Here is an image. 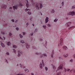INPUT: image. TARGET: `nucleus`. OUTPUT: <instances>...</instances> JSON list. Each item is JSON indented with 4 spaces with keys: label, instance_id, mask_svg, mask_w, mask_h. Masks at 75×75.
<instances>
[{
    "label": "nucleus",
    "instance_id": "f257e3e1",
    "mask_svg": "<svg viewBox=\"0 0 75 75\" xmlns=\"http://www.w3.org/2000/svg\"><path fill=\"white\" fill-rule=\"evenodd\" d=\"M42 66L43 67H45V63H44L43 60H42V63H40V64H39L40 68V69H42Z\"/></svg>",
    "mask_w": 75,
    "mask_h": 75
},
{
    "label": "nucleus",
    "instance_id": "f03ea898",
    "mask_svg": "<svg viewBox=\"0 0 75 75\" xmlns=\"http://www.w3.org/2000/svg\"><path fill=\"white\" fill-rule=\"evenodd\" d=\"M63 65L62 64H60L59 67L57 68L56 71H59V69H63Z\"/></svg>",
    "mask_w": 75,
    "mask_h": 75
},
{
    "label": "nucleus",
    "instance_id": "7ed1b4c3",
    "mask_svg": "<svg viewBox=\"0 0 75 75\" xmlns=\"http://www.w3.org/2000/svg\"><path fill=\"white\" fill-rule=\"evenodd\" d=\"M63 45V39H61L60 40V44L58 45V47H59L60 45L61 46H62Z\"/></svg>",
    "mask_w": 75,
    "mask_h": 75
},
{
    "label": "nucleus",
    "instance_id": "20e7f679",
    "mask_svg": "<svg viewBox=\"0 0 75 75\" xmlns=\"http://www.w3.org/2000/svg\"><path fill=\"white\" fill-rule=\"evenodd\" d=\"M68 16H69V15H71V16H74L75 14H74V12L72 11L71 12H69L68 13Z\"/></svg>",
    "mask_w": 75,
    "mask_h": 75
},
{
    "label": "nucleus",
    "instance_id": "39448f33",
    "mask_svg": "<svg viewBox=\"0 0 75 75\" xmlns=\"http://www.w3.org/2000/svg\"><path fill=\"white\" fill-rule=\"evenodd\" d=\"M1 7L3 9H6V8H7V5L5 4H2L1 5Z\"/></svg>",
    "mask_w": 75,
    "mask_h": 75
},
{
    "label": "nucleus",
    "instance_id": "423d86ee",
    "mask_svg": "<svg viewBox=\"0 0 75 75\" xmlns=\"http://www.w3.org/2000/svg\"><path fill=\"white\" fill-rule=\"evenodd\" d=\"M36 9L37 10H39L40 9L39 8V7H40V5L38 4H36Z\"/></svg>",
    "mask_w": 75,
    "mask_h": 75
},
{
    "label": "nucleus",
    "instance_id": "0eeeda50",
    "mask_svg": "<svg viewBox=\"0 0 75 75\" xmlns=\"http://www.w3.org/2000/svg\"><path fill=\"white\" fill-rule=\"evenodd\" d=\"M18 8V7L17 6H13V8L14 11H15L16 10H17Z\"/></svg>",
    "mask_w": 75,
    "mask_h": 75
},
{
    "label": "nucleus",
    "instance_id": "6e6552de",
    "mask_svg": "<svg viewBox=\"0 0 75 75\" xmlns=\"http://www.w3.org/2000/svg\"><path fill=\"white\" fill-rule=\"evenodd\" d=\"M25 45L26 48H27V49H28L29 47H30V45H28L27 43H25Z\"/></svg>",
    "mask_w": 75,
    "mask_h": 75
},
{
    "label": "nucleus",
    "instance_id": "1a4fd4ad",
    "mask_svg": "<svg viewBox=\"0 0 75 75\" xmlns=\"http://www.w3.org/2000/svg\"><path fill=\"white\" fill-rule=\"evenodd\" d=\"M46 18L45 19V23H47L49 21V20L48 19H49V18L48 17H46Z\"/></svg>",
    "mask_w": 75,
    "mask_h": 75
},
{
    "label": "nucleus",
    "instance_id": "9d476101",
    "mask_svg": "<svg viewBox=\"0 0 75 75\" xmlns=\"http://www.w3.org/2000/svg\"><path fill=\"white\" fill-rule=\"evenodd\" d=\"M71 24V22H67L66 24V25L67 27H69L70 25V24Z\"/></svg>",
    "mask_w": 75,
    "mask_h": 75
},
{
    "label": "nucleus",
    "instance_id": "9b49d317",
    "mask_svg": "<svg viewBox=\"0 0 75 75\" xmlns=\"http://www.w3.org/2000/svg\"><path fill=\"white\" fill-rule=\"evenodd\" d=\"M42 56H44V57H47V54H46L44 53L42 55H41L40 56V57L41 58H42Z\"/></svg>",
    "mask_w": 75,
    "mask_h": 75
},
{
    "label": "nucleus",
    "instance_id": "f8f14e48",
    "mask_svg": "<svg viewBox=\"0 0 75 75\" xmlns=\"http://www.w3.org/2000/svg\"><path fill=\"white\" fill-rule=\"evenodd\" d=\"M1 45L2 47H5V45H4V44L2 42H1Z\"/></svg>",
    "mask_w": 75,
    "mask_h": 75
},
{
    "label": "nucleus",
    "instance_id": "ddd939ff",
    "mask_svg": "<svg viewBox=\"0 0 75 75\" xmlns=\"http://www.w3.org/2000/svg\"><path fill=\"white\" fill-rule=\"evenodd\" d=\"M52 69H54V70H56V69H57V68L55 67V66L53 64H52Z\"/></svg>",
    "mask_w": 75,
    "mask_h": 75
},
{
    "label": "nucleus",
    "instance_id": "4468645a",
    "mask_svg": "<svg viewBox=\"0 0 75 75\" xmlns=\"http://www.w3.org/2000/svg\"><path fill=\"white\" fill-rule=\"evenodd\" d=\"M19 66L21 68H23L24 67V65L21 64H19Z\"/></svg>",
    "mask_w": 75,
    "mask_h": 75
},
{
    "label": "nucleus",
    "instance_id": "2eb2a0df",
    "mask_svg": "<svg viewBox=\"0 0 75 75\" xmlns=\"http://www.w3.org/2000/svg\"><path fill=\"white\" fill-rule=\"evenodd\" d=\"M27 4H26V6L27 8H28V0H26Z\"/></svg>",
    "mask_w": 75,
    "mask_h": 75
},
{
    "label": "nucleus",
    "instance_id": "dca6fc26",
    "mask_svg": "<svg viewBox=\"0 0 75 75\" xmlns=\"http://www.w3.org/2000/svg\"><path fill=\"white\" fill-rule=\"evenodd\" d=\"M70 72H71V73H72V72H74V73H75V70L74 69H71V70L70 71Z\"/></svg>",
    "mask_w": 75,
    "mask_h": 75
},
{
    "label": "nucleus",
    "instance_id": "f3484780",
    "mask_svg": "<svg viewBox=\"0 0 75 75\" xmlns=\"http://www.w3.org/2000/svg\"><path fill=\"white\" fill-rule=\"evenodd\" d=\"M35 54V55H41V54L40 53H38L37 52H36Z\"/></svg>",
    "mask_w": 75,
    "mask_h": 75
},
{
    "label": "nucleus",
    "instance_id": "a211bd4d",
    "mask_svg": "<svg viewBox=\"0 0 75 75\" xmlns=\"http://www.w3.org/2000/svg\"><path fill=\"white\" fill-rule=\"evenodd\" d=\"M55 10L54 9H52L51 10V13H52V14H54V13H55Z\"/></svg>",
    "mask_w": 75,
    "mask_h": 75
},
{
    "label": "nucleus",
    "instance_id": "6ab92c4d",
    "mask_svg": "<svg viewBox=\"0 0 75 75\" xmlns=\"http://www.w3.org/2000/svg\"><path fill=\"white\" fill-rule=\"evenodd\" d=\"M68 54H67L66 55L64 54L63 55V57H64V58H67V57H68Z\"/></svg>",
    "mask_w": 75,
    "mask_h": 75
},
{
    "label": "nucleus",
    "instance_id": "aec40b11",
    "mask_svg": "<svg viewBox=\"0 0 75 75\" xmlns=\"http://www.w3.org/2000/svg\"><path fill=\"white\" fill-rule=\"evenodd\" d=\"M18 52H19L20 54L21 55H23V52H22L21 51H18Z\"/></svg>",
    "mask_w": 75,
    "mask_h": 75
},
{
    "label": "nucleus",
    "instance_id": "412c9836",
    "mask_svg": "<svg viewBox=\"0 0 75 75\" xmlns=\"http://www.w3.org/2000/svg\"><path fill=\"white\" fill-rule=\"evenodd\" d=\"M54 54V51H53L51 54L52 58H53Z\"/></svg>",
    "mask_w": 75,
    "mask_h": 75
},
{
    "label": "nucleus",
    "instance_id": "4be33fe9",
    "mask_svg": "<svg viewBox=\"0 0 75 75\" xmlns=\"http://www.w3.org/2000/svg\"><path fill=\"white\" fill-rule=\"evenodd\" d=\"M11 45V44L10 43V42H8L7 43V45H8V46H10Z\"/></svg>",
    "mask_w": 75,
    "mask_h": 75
},
{
    "label": "nucleus",
    "instance_id": "5701e85b",
    "mask_svg": "<svg viewBox=\"0 0 75 75\" xmlns=\"http://www.w3.org/2000/svg\"><path fill=\"white\" fill-rule=\"evenodd\" d=\"M42 27L44 29H46L47 28V26L46 25H43Z\"/></svg>",
    "mask_w": 75,
    "mask_h": 75
},
{
    "label": "nucleus",
    "instance_id": "b1692460",
    "mask_svg": "<svg viewBox=\"0 0 75 75\" xmlns=\"http://www.w3.org/2000/svg\"><path fill=\"white\" fill-rule=\"evenodd\" d=\"M40 8H42V4H40Z\"/></svg>",
    "mask_w": 75,
    "mask_h": 75
},
{
    "label": "nucleus",
    "instance_id": "393cba45",
    "mask_svg": "<svg viewBox=\"0 0 75 75\" xmlns=\"http://www.w3.org/2000/svg\"><path fill=\"white\" fill-rule=\"evenodd\" d=\"M19 36L21 38H22L23 37V36L22 35H21V34H19Z\"/></svg>",
    "mask_w": 75,
    "mask_h": 75
},
{
    "label": "nucleus",
    "instance_id": "a878e982",
    "mask_svg": "<svg viewBox=\"0 0 75 75\" xmlns=\"http://www.w3.org/2000/svg\"><path fill=\"white\" fill-rule=\"evenodd\" d=\"M58 21V19L57 18H56L54 20V22H55V23H56Z\"/></svg>",
    "mask_w": 75,
    "mask_h": 75
},
{
    "label": "nucleus",
    "instance_id": "bb28decb",
    "mask_svg": "<svg viewBox=\"0 0 75 75\" xmlns=\"http://www.w3.org/2000/svg\"><path fill=\"white\" fill-rule=\"evenodd\" d=\"M21 43H22V44H23V43H25V41H24L23 40H21Z\"/></svg>",
    "mask_w": 75,
    "mask_h": 75
},
{
    "label": "nucleus",
    "instance_id": "cd10ccee",
    "mask_svg": "<svg viewBox=\"0 0 75 75\" xmlns=\"http://www.w3.org/2000/svg\"><path fill=\"white\" fill-rule=\"evenodd\" d=\"M20 56H21V54H20V53L19 52H18V55H17V56L18 57H20Z\"/></svg>",
    "mask_w": 75,
    "mask_h": 75
},
{
    "label": "nucleus",
    "instance_id": "c85d7f7f",
    "mask_svg": "<svg viewBox=\"0 0 75 75\" xmlns=\"http://www.w3.org/2000/svg\"><path fill=\"white\" fill-rule=\"evenodd\" d=\"M28 14L29 15H31V12L28 11Z\"/></svg>",
    "mask_w": 75,
    "mask_h": 75
},
{
    "label": "nucleus",
    "instance_id": "c756f323",
    "mask_svg": "<svg viewBox=\"0 0 75 75\" xmlns=\"http://www.w3.org/2000/svg\"><path fill=\"white\" fill-rule=\"evenodd\" d=\"M25 10V11H30V9L26 8Z\"/></svg>",
    "mask_w": 75,
    "mask_h": 75
},
{
    "label": "nucleus",
    "instance_id": "7c9ffc66",
    "mask_svg": "<svg viewBox=\"0 0 75 75\" xmlns=\"http://www.w3.org/2000/svg\"><path fill=\"white\" fill-rule=\"evenodd\" d=\"M37 31H38V29H37V28L35 29L34 31L35 33H36L37 32Z\"/></svg>",
    "mask_w": 75,
    "mask_h": 75
},
{
    "label": "nucleus",
    "instance_id": "2f4dec72",
    "mask_svg": "<svg viewBox=\"0 0 75 75\" xmlns=\"http://www.w3.org/2000/svg\"><path fill=\"white\" fill-rule=\"evenodd\" d=\"M13 52L15 53V54H16V50L14 49H13Z\"/></svg>",
    "mask_w": 75,
    "mask_h": 75
},
{
    "label": "nucleus",
    "instance_id": "473e14b6",
    "mask_svg": "<svg viewBox=\"0 0 75 75\" xmlns=\"http://www.w3.org/2000/svg\"><path fill=\"white\" fill-rule=\"evenodd\" d=\"M13 48H17V46L15 45H14L13 46Z\"/></svg>",
    "mask_w": 75,
    "mask_h": 75
},
{
    "label": "nucleus",
    "instance_id": "72a5a7b5",
    "mask_svg": "<svg viewBox=\"0 0 75 75\" xmlns=\"http://www.w3.org/2000/svg\"><path fill=\"white\" fill-rule=\"evenodd\" d=\"M75 8V5H74L72 6L71 7V8H72V9H73V8Z\"/></svg>",
    "mask_w": 75,
    "mask_h": 75
},
{
    "label": "nucleus",
    "instance_id": "f704fd0d",
    "mask_svg": "<svg viewBox=\"0 0 75 75\" xmlns=\"http://www.w3.org/2000/svg\"><path fill=\"white\" fill-rule=\"evenodd\" d=\"M45 69L46 71H48V68L47 67H45Z\"/></svg>",
    "mask_w": 75,
    "mask_h": 75
},
{
    "label": "nucleus",
    "instance_id": "c9c22d12",
    "mask_svg": "<svg viewBox=\"0 0 75 75\" xmlns=\"http://www.w3.org/2000/svg\"><path fill=\"white\" fill-rule=\"evenodd\" d=\"M5 62H6V63H7V64H8V60H7V59H6L5 60Z\"/></svg>",
    "mask_w": 75,
    "mask_h": 75
},
{
    "label": "nucleus",
    "instance_id": "e433bc0d",
    "mask_svg": "<svg viewBox=\"0 0 75 75\" xmlns=\"http://www.w3.org/2000/svg\"><path fill=\"white\" fill-rule=\"evenodd\" d=\"M1 34H2V35H4V34H5V33L3 32H1Z\"/></svg>",
    "mask_w": 75,
    "mask_h": 75
},
{
    "label": "nucleus",
    "instance_id": "4c0bfd02",
    "mask_svg": "<svg viewBox=\"0 0 75 75\" xmlns=\"http://www.w3.org/2000/svg\"><path fill=\"white\" fill-rule=\"evenodd\" d=\"M64 48L66 50H67L68 49V47L66 46H64Z\"/></svg>",
    "mask_w": 75,
    "mask_h": 75
},
{
    "label": "nucleus",
    "instance_id": "58836bf2",
    "mask_svg": "<svg viewBox=\"0 0 75 75\" xmlns=\"http://www.w3.org/2000/svg\"><path fill=\"white\" fill-rule=\"evenodd\" d=\"M16 30L17 31H18L19 30V28L18 27H17L16 28Z\"/></svg>",
    "mask_w": 75,
    "mask_h": 75
},
{
    "label": "nucleus",
    "instance_id": "ea45409f",
    "mask_svg": "<svg viewBox=\"0 0 75 75\" xmlns=\"http://www.w3.org/2000/svg\"><path fill=\"white\" fill-rule=\"evenodd\" d=\"M23 35H25V34H26V33H25V32H23Z\"/></svg>",
    "mask_w": 75,
    "mask_h": 75
},
{
    "label": "nucleus",
    "instance_id": "a19ab883",
    "mask_svg": "<svg viewBox=\"0 0 75 75\" xmlns=\"http://www.w3.org/2000/svg\"><path fill=\"white\" fill-rule=\"evenodd\" d=\"M47 41L46 40L45 42V45H46V46H47Z\"/></svg>",
    "mask_w": 75,
    "mask_h": 75
},
{
    "label": "nucleus",
    "instance_id": "79ce46f5",
    "mask_svg": "<svg viewBox=\"0 0 75 75\" xmlns=\"http://www.w3.org/2000/svg\"><path fill=\"white\" fill-rule=\"evenodd\" d=\"M9 36H11L12 35V33H9Z\"/></svg>",
    "mask_w": 75,
    "mask_h": 75
},
{
    "label": "nucleus",
    "instance_id": "37998d69",
    "mask_svg": "<svg viewBox=\"0 0 75 75\" xmlns=\"http://www.w3.org/2000/svg\"><path fill=\"white\" fill-rule=\"evenodd\" d=\"M39 40L40 41H43V40L41 38H40Z\"/></svg>",
    "mask_w": 75,
    "mask_h": 75
},
{
    "label": "nucleus",
    "instance_id": "c03bdc74",
    "mask_svg": "<svg viewBox=\"0 0 75 75\" xmlns=\"http://www.w3.org/2000/svg\"><path fill=\"white\" fill-rule=\"evenodd\" d=\"M6 55H10V54L8 52L6 53Z\"/></svg>",
    "mask_w": 75,
    "mask_h": 75
},
{
    "label": "nucleus",
    "instance_id": "a18cd8bd",
    "mask_svg": "<svg viewBox=\"0 0 75 75\" xmlns=\"http://www.w3.org/2000/svg\"><path fill=\"white\" fill-rule=\"evenodd\" d=\"M64 71H65V72H67V69L65 68H64Z\"/></svg>",
    "mask_w": 75,
    "mask_h": 75
},
{
    "label": "nucleus",
    "instance_id": "49530a36",
    "mask_svg": "<svg viewBox=\"0 0 75 75\" xmlns=\"http://www.w3.org/2000/svg\"><path fill=\"white\" fill-rule=\"evenodd\" d=\"M48 27H51V25H50V24H48L47 25Z\"/></svg>",
    "mask_w": 75,
    "mask_h": 75
},
{
    "label": "nucleus",
    "instance_id": "de8ad7c7",
    "mask_svg": "<svg viewBox=\"0 0 75 75\" xmlns=\"http://www.w3.org/2000/svg\"><path fill=\"white\" fill-rule=\"evenodd\" d=\"M28 23H26V27H27V26H28Z\"/></svg>",
    "mask_w": 75,
    "mask_h": 75
},
{
    "label": "nucleus",
    "instance_id": "09e8293b",
    "mask_svg": "<svg viewBox=\"0 0 75 75\" xmlns=\"http://www.w3.org/2000/svg\"><path fill=\"white\" fill-rule=\"evenodd\" d=\"M61 74V73H58L57 74V75H60V74Z\"/></svg>",
    "mask_w": 75,
    "mask_h": 75
},
{
    "label": "nucleus",
    "instance_id": "8fccbe9b",
    "mask_svg": "<svg viewBox=\"0 0 75 75\" xmlns=\"http://www.w3.org/2000/svg\"><path fill=\"white\" fill-rule=\"evenodd\" d=\"M58 58L60 59H62V57H58Z\"/></svg>",
    "mask_w": 75,
    "mask_h": 75
},
{
    "label": "nucleus",
    "instance_id": "3c124183",
    "mask_svg": "<svg viewBox=\"0 0 75 75\" xmlns=\"http://www.w3.org/2000/svg\"><path fill=\"white\" fill-rule=\"evenodd\" d=\"M33 34H33V33H30V35H31V36H33Z\"/></svg>",
    "mask_w": 75,
    "mask_h": 75
},
{
    "label": "nucleus",
    "instance_id": "603ef678",
    "mask_svg": "<svg viewBox=\"0 0 75 75\" xmlns=\"http://www.w3.org/2000/svg\"><path fill=\"white\" fill-rule=\"evenodd\" d=\"M70 71V69H67V71Z\"/></svg>",
    "mask_w": 75,
    "mask_h": 75
},
{
    "label": "nucleus",
    "instance_id": "864d4df0",
    "mask_svg": "<svg viewBox=\"0 0 75 75\" xmlns=\"http://www.w3.org/2000/svg\"><path fill=\"white\" fill-rule=\"evenodd\" d=\"M72 27H73V26L71 27L70 28H68L69 30H70V29H71V28H72Z\"/></svg>",
    "mask_w": 75,
    "mask_h": 75
},
{
    "label": "nucleus",
    "instance_id": "5fc2aeb1",
    "mask_svg": "<svg viewBox=\"0 0 75 75\" xmlns=\"http://www.w3.org/2000/svg\"><path fill=\"white\" fill-rule=\"evenodd\" d=\"M11 21H12V22H14V19H12L11 20Z\"/></svg>",
    "mask_w": 75,
    "mask_h": 75
},
{
    "label": "nucleus",
    "instance_id": "6e6d98bb",
    "mask_svg": "<svg viewBox=\"0 0 75 75\" xmlns=\"http://www.w3.org/2000/svg\"><path fill=\"white\" fill-rule=\"evenodd\" d=\"M27 71H28V69H25V72H26Z\"/></svg>",
    "mask_w": 75,
    "mask_h": 75
},
{
    "label": "nucleus",
    "instance_id": "4d7b16f0",
    "mask_svg": "<svg viewBox=\"0 0 75 75\" xmlns=\"http://www.w3.org/2000/svg\"><path fill=\"white\" fill-rule=\"evenodd\" d=\"M62 6H64V1H63V2H62Z\"/></svg>",
    "mask_w": 75,
    "mask_h": 75
},
{
    "label": "nucleus",
    "instance_id": "13d9d810",
    "mask_svg": "<svg viewBox=\"0 0 75 75\" xmlns=\"http://www.w3.org/2000/svg\"><path fill=\"white\" fill-rule=\"evenodd\" d=\"M18 22V20H17L15 21V23H17Z\"/></svg>",
    "mask_w": 75,
    "mask_h": 75
},
{
    "label": "nucleus",
    "instance_id": "bf43d9fd",
    "mask_svg": "<svg viewBox=\"0 0 75 75\" xmlns=\"http://www.w3.org/2000/svg\"><path fill=\"white\" fill-rule=\"evenodd\" d=\"M3 40H6V37H4V36L3 37Z\"/></svg>",
    "mask_w": 75,
    "mask_h": 75
},
{
    "label": "nucleus",
    "instance_id": "052dcab7",
    "mask_svg": "<svg viewBox=\"0 0 75 75\" xmlns=\"http://www.w3.org/2000/svg\"><path fill=\"white\" fill-rule=\"evenodd\" d=\"M73 61V60L72 59H71L70 60V62H72Z\"/></svg>",
    "mask_w": 75,
    "mask_h": 75
},
{
    "label": "nucleus",
    "instance_id": "680f3d73",
    "mask_svg": "<svg viewBox=\"0 0 75 75\" xmlns=\"http://www.w3.org/2000/svg\"><path fill=\"white\" fill-rule=\"evenodd\" d=\"M0 39L1 40H3V38H1V37H0Z\"/></svg>",
    "mask_w": 75,
    "mask_h": 75
},
{
    "label": "nucleus",
    "instance_id": "e2e57ef3",
    "mask_svg": "<svg viewBox=\"0 0 75 75\" xmlns=\"http://www.w3.org/2000/svg\"><path fill=\"white\" fill-rule=\"evenodd\" d=\"M23 69H24V68H25V66H23Z\"/></svg>",
    "mask_w": 75,
    "mask_h": 75
},
{
    "label": "nucleus",
    "instance_id": "0e129e2a",
    "mask_svg": "<svg viewBox=\"0 0 75 75\" xmlns=\"http://www.w3.org/2000/svg\"><path fill=\"white\" fill-rule=\"evenodd\" d=\"M73 57H74V58L75 59V54H74L73 55Z\"/></svg>",
    "mask_w": 75,
    "mask_h": 75
},
{
    "label": "nucleus",
    "instance_id": "69168bd1",
    "mask_svg": "<svg viewBox=\"0 0 75 75\" xmlns=\"http://www.w3.org/2000/svg\"><path fill=\"white\" fill-rule=\"evenodd\" d=\"M12 8H12V7H10L9 8V9H12Z\"/></svg>",
    "mask_w": 75,
    "mask_h": 75
},
{
    "label": "nucleus",
    "instance_id": "338daca9",
    "mask_svg": "<svg viewBox=\"0 0 75 75\" xmlns=\"http://www.w3.org/2000/svg\"><path fill=\"white\" fill-rule=\"evenodd\" d=\"M30 21H32V18H30Z\"/></svg>",
    "mask_w": 75,
    "mask_h": 75
},
{
    "label": "nucleus",
    "instance_id": "774afa93",
    "mask_svg": "<svg viewBox=\"0 0 75 75\" xmlns=\"http://www.w3.org/2000/svg\"><path fill=\"white\" fill-rule=\"evenodd\" d=\"M31 75H34L33 73H31Z\"/></svg>",
    "mask_w": 75,
    "mask_h": 75
}]
</instances>
